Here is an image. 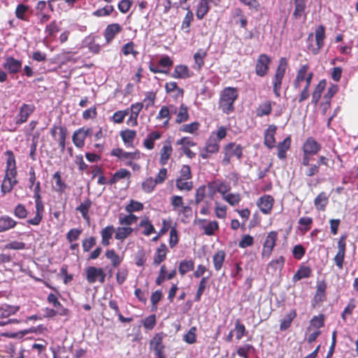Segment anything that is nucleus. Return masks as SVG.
<instances>
[{"mask_svg":"<svg viewBox=\"0 0 358 358\" xmlns=\"http://www.w3.org/2000/svg\"><path fill=\"white\" fill-rule=\"evenodd\" d=\"M238 98V91L236 87H224L220 96L218 108L223 113L229 115L235 110L234 103Z\"/></svg>","mask_w":358,"mask_h":358,"instance_id":"f257e3e1","label":"nucleus"},{"mask_svg":"<svg viewBox=\"0 0 358 358\" xmlns=\"http://www.w3.org/2000/svg\"><path fill=\"white\" fill-rule=\"evenodd\" d=\"M325 27L322 24H320L315 31V34L310 33L307 38V41L310 43L308 45V50L313 55H317L320 50L324 45Z\"/></svg>","mask_w":358,"mask_h":358,"instance_id":"f03ea898","label":"nucleus"},{"mask_svg":"<svg viewBox=\"0 0 358 358\" xmlns=\"http://www.w3.org/2000/svg\"><path fill=\"white\" fill-rule=\"evenodd\" d=\"M288 66V61L286 57H280L278 66L272 78L273 92L275 97H280L282 81Z\"/></svg>","mask_w":358,"mask_h":358,"instance_id":"7ed1b4c3","label":"nucleus"},{"mask_svg":"<svg viewBox=\"0 0 358 358\" xmlns=\"http://www.w3.org/2000/svg\"><path fill=\"white\" fill-rule=\"evenodd\" d=\"M243 147L241 144H237L235 142L227 143L223 147L222 164L225 166L229 164L234 157L241 161L243 156Z\"/></svg>","mask_w":358,"mask_h":358,"instance_id":"20e7f679","label":"nucleus"},{"mask_svg":"<svg viewBox=\"0 0 358 358\" xmlns=\"http://www.w3.org/2000/svg\"><path fill=\"white\" fill-rule=\"evenodd\" d=\"M34 199L35 201V215L33 218L28 219L27 224L29 225L38 226L43 218L45 206L42 201L41 192H34Z\"/></svg>","mask_w":358,"mask_h":358,"instance_id":"39448f33","label":"nucleus"},{"mask_svg":"<svg viewBox=\"0 0 358 358\" xmlns=\"http://www.w3.org/2000/svg\"><path fill=\"white\" fill-rule=\"evenodd\" d=\"M322 150V144L313 136L308 137L303 142L301 150V157H313Z\"/></svg>","mask_w":358,"mask_h":358,"instance_id":"423d86ee","label":"nucleus"},{"mask_svg":"<svg viewBox=\"0 0 358 358\" xmlns=\"http://www.w3.org/2000/svg\"><path fill=\"white\" fill-rule=\"evenodd\" d=\"M348 235L346 234H342L337 242V252L334 257V262L338 269L343 268V263L345 257L347 249L346 240Z\"/></svg>","mask_w":358,"mask_h":358,"instance_id":"0eeeda50","label":"nucleus"},{"mask_svg":"<svg viewBox=\"0 0 358 358\" xmlns=\"http://www.w3.org/2000/svg\"><path fill=\"white\" fill-rule=\"evenodd\" d=\"M271 63V58L266 54H260L256 60L255 71L257 76L259 77L266 76L269 71Z\"/></svg>","mask_w":358,"mask_h":358,"instance_id":"6e6552de","label":"nucleus"},{"mask_svg":"<svg viewBox=\"0 0 358 358\" xmlns=\"http://www.w3.org/2000/svg\"><path fill=\"white\" fill-rule=\"evenodd\" d=\"M278 240V232L275 231H271L268 233L266 236L265 241L263 243V248L262 250V259H268L273 250L276 245V242Z\"/></svg>","mask_w":358,"mask_h":358,"instance_id":"1a4fd4ad","label":"nucleus"},{"mask_svg":"<svg viewBox=\"0 0 358 358\" xmlns=\"http://www.w3.org/2000/svg\"><path fill=\"white\" fill-rule=\"evenodd\" d=\"M85 273L86 280L90 284H93L96 281L101 284L105 282L106 274L101 267L88 266L85 268Z\"/></svg>","mask_w":358,"mask_h":358,"instance_id":"9d476101","label":"nucleus"},{"mask_svg":"<svg viewBox=\"0 0 358 358\" xmlns=\"http://www.w3.org/2000/svg\"><path fill=\"white\" fill-rule=\"evenodd\" d=\"M310 66L308 64L301 65L299 70L296 72V77L294 78L293 86L294 89H299L301 86V83L305 81L307 83V80L309 78L310 82H312L313 78V72H308Z\"/></svg>","mask_w":358,"mask_h":358,"instance_id":"9b49d317","label":"nucleus"},{"mask_svg":"<svg viewBox=\"0 0 358 358\" xmlns=\"http://www.w3.org/2000/svg\"><path fill=\"white\" fill-rule=\"evenodd\" d=\"M17 171H5V176L1 185V192L3 195L10 193L14 186L17 184Z\"/></svg>","mask_w":358,"mask_h":358,"instance_id":"f8f14e48","label":"nucleus"},{"mask_svg":"<svg viewBox=\"0 0 358 358\" xmlns=\"http://www.w3.org/2000/svg\"><path fill=\"white\" fill-rule=\"evenodd\" d=\"M220 150V143L216 140L215 137L211 135L206 142L203 150L200 153V156L203 159H209L212 155L216 154Z\"/></svg>","mask_w":358,"mask_h":358,"instance_id":"ddd939ff","label":"nucleus"},{"mask_svg":"<svg viewBox=\"0 0 358 358\" xmlns=\"http://www.w3.org/2000/svg\"><path fill=\"white\" fill-rule=\"evenodd\" d=\"M313 160V157H301L300 169L306 177L311 178L320 173V169L317 163H312Z\"/></svg>","mask_w":358,"mask_h":358,"instance_id":"4468645a","label":"nucleus"},{"mask_svg":"<svg viewBox=\"0 0 358 358\" xmlns=\"http://www.w3.org/2000/svg\"><path fill=\"white\" fill-rule=\"evenodd\" d=\"M92 131V128L85 127L76 129L72 136V141L74 145L79 149L83 148L85 144V139L91 135Z\"/></svg>","mask_w":358,"mask_h":358,"instance_id":"2eb2a0df","label":"nucleus"},{"mask_svg":"<svg viewBox=\"0 0 358 358\" xmlns=\"http://www.w3.org/2000/svg\"><path fill=\"white\" fill-rule=\"evenodd\" d=\"M35 110L36 107L33 103H22L19 108L18 113L15 119V124L21 125L25 123Z\"/></svg>","mask_w":358,"mask_h":358,"instance_id":"dca6fc26","label":"nucleus"},{"mask_svg":"<svg viewBox=\"0 0 358 358\" xmlns=\"http://www.w3.org/2000/svg\"><path fill=\"white\" fill-rule=\"evenodd\" d=\"M274 204V199L269 194H265L259 197L257 201V206L264 215H268L271 213Z\"/></svg>","mask_w":358,"mask_h":358,"instance_id":"f3484780","label":"nucleus"},{"mask_svg":"<svg viewBox=\"0 0 358 358\" xmlns=\"http://www.w3.org/2000/svg\"><path fill=\"white\" fill-rule=\"evenodd\" d=\"M22 66L21 60L17 59L13 57L9 56L5 59L3 67L10 74H16L20 72Z\"/></svg>","mask_w":358,"mask_h":358,"instance_id":"a211bd4d","label":"nucleus"},{"mask_svg":"<svg viewBox=\"0 0 358 358\" xmlns=\"http://www.w3.org/2000/svg\"><path fill=\"white\" fill-rule=\"evenodd\" d=\"M122 30V27L119 23L108 24L103 31V36L106 43H110Z\"/></svg>","mask_w":358,"mask_h":358,"instance_id":"6ab92c4d","label":"nucleus"},{"mask_svg":"<svg viewBox=\"0 0 358 358\" xmlns=\"http://www.w3.org/2000/svg\"><path fill=\"white\" fill-rule=\"evenodd\" d=\"M47 301L52 304V306L56 310V312L58 313V315L59 316H66L69 317L71 311L65 308L58 300L57 296L52 293L48 294L47 297Z\"/></svg>","mask_w":358,"mask_h":358,"instance_id":"aec40b11","label":"nucleus"},{"mask_svg":"<svg viewBox=\"0 0 358 358\" xmlns=\"http://www.w3.org/2000/svg\"><path fill=\"white\" fill-rule=\"evenodd\" d=\"M277 126L275 124H269L264 134V144L268 149H272L275 147V135L277 131Z\"/></svg>","mask_w":358,"mask_h":358,"instance_id":"412c9836","label":"nucleus"},{"mask_svg":"<svg viewBox=\"0 0 358 358\" xmlns=\"http://www.w3.org/2000/svg\"><path fill=\"white\" fill-rule=\"evenodd\" d=\"M193 73L190 71L189 67L185 64H178L174 67L170 76L175 79H187L192 77Z\"/></svg>","mask_w":358,"mask_h":358,"instance_id":"4be33fe9","label":"nucleus"},{"mask_svg":"<svg viewBox=\"0 0 358 358\" xmlns=\"http://www.w3.org/2000/svg\"><path fill=\"white\" fill-rule=\"evenodd\" d=\"M294 5V10L292 14L295 20H299L303 17L304 20L307 16V1L308 0H293Z\"/></svg>","mask_w":358,"mask_h":358,"instance_id":"5701e85b","label":"nucleus"},{"mask_svg":"<svg viewBox=\"0 0 358 358\" xmlns=\"http://www.w3.org/2000/svg\"><path fill=\"white\" fill-rule=\"evenodd\" d=\"M208 187L213 189V194L216 192L221 194L222 198H223V196L231 190V185L229 183L220 180L209 182L208 184Z\"/></svg>","mask_w":358,"mask_h":358,"instance_id":"b1692460","label":"nucleus"},{"mask_svg":"<svg viewBox=\"0 0 358 358\" xmlns=\"http://www.w3.org/2000/svg\"><path fill=\"white\" fill-rule=\"evenodd\" d=\"M173 153V147L170 141H166L159 151V164L162 166L166 165L171 158Z\"/></svg>","mask_w":358,"mask_h":358,"instance_id":"393cba45","label":"nucleus"},{"mask_svg":"<svg viewBox=\"0 0 358 358\" xmlns=\"http://www.w3.org/2000/svg\"><path fill=\"white\" fill-rule=\"evenodd\" d=\"M207 57V51L199 48L193 56L194 65L192 68L196 71H200L205 64V59Z\"/></svg>","mask_w":358,"mask_h":358,"instance_id":"a878e982","label":"nucleus"},{"mask_svg":"<svg viewBox=\"0 0 358 358\" xmlns=\"http://www.w3.org/2000/svg\"><path fill=\"white\" fill-rule=\"evenodd\" d=\"M291 143L292 138L289 135L277 145L278 157L280 159L285 160L287 158V152L290 149Z\"/></svg>","mask_w":358,"mask_h":358,"instance_id":"bb28decb","label":"nucleus"},{"mask_svg":"<svg viewBox=\"0 0 358 358\" xmlns=\"http://www.w3.org/2000/svg\"><path fill=\"white\" fill-rule=\"evenodd\" d=\"M168 252L169 249L166 245L164 243H161L155 252L153 264L158 266L163 262L166 259Z\"/></svg>","mask_w":358,"mask_h":358,"instance_id":"cd10ccee","label":"nucleus"},{"mask_svg":"<svg viewBox=\"0 0 358 358\" xmlns=\"http://www.w3.org/2000/svg\"><path fill=\"white\" fill-rule=\"evenodd\" d=\"M329 203V196L325 192H321L314 199V205L317 210L324 211Z\"/></svg>","mask_w":358,"mask_h":358,"instance_id":"c85d7f7f","label":"nucleus"},{"mask_svg":"<svg viewBox=\"0 0 358 358\" xmlns=\"http://www.w3.org/2000/svg\"><path fill=\"white\" fill-rule=\"evenodd\" d=\"M312 275V269L310 266L304 264L300 265L297 271L292 277V281L296 282L303 278H308Z\"/></svg>","mask_w":358,"mask_h":358,"instance_id":"c756f323","label":"nucleus"},{"mask_svg":"<svg viewBox=\"0 0 358 358\" xmlns=\"http://www.w3.org/2000/svg\"><path fill=\"white\" fill-rule=\"evenodd\" d=\"M272 101L267 100L260 103L256 110V116L258 117H262L264 116L269 115L273 110Z\"/></svg>","mask_w":358,"mask_h":358,"instance_id":"7c9ffc66","label":"nucleus"},{"mask_svg":"<svg viewBox=\"0 0 358 358\" xmlns=\"http://www.w3.org/2000/svg\"><path fill=\"white\" fill-rule=\"evenodd\" d=\"M114 232L115 231L113 225H108L101 229L100 234L101 236V244L103 246H108L110 244V241Z\"/></svg>","mask_w":358,"mask_h":358,"instance_id":"2f4dec72","label":"nucleus"},{"mask_svg":"<svg viewBox=\"0 0 358 358\" xmlns=\"http://www.w3.org/2000/svg\"><path fill=\"white\" fill-rule=\"evenodd\" d=\"M17 222L8 215L0 216V232H3L13 229Z\"/></svg>","mask_w":358,"mask_h":358,"instance_id":"473e14b6","label":"nucleus"},{"mask_svg":"<svg viewBox=\"0 0 358 358\" xmlns=\"http://www.w3.org/2000/svg\"><path fill=\"white\" fill-rule=\"evenodd\" d=\"M226 258V252L224 250H219L213 255V263L214 269L219 271L222 269Z\"/></svg>","mask_w":358,"mask_h":358,"instance_id":"72a5a7b5","label":"nucleus"},{"mask_svg":"<svg viewBox=\"0 0 358 358\" xmlns=\"http://www.w3.org/2000/svg\"><path fill=\"white\" fill-rule=\"evenodd\" d=\"M327 82L324 79L321 80L319 83L315 86L312 93V103L316 106L322 96L323 91L326 87Z\"/></svg>","mask_w":358,"mask_h":358,"instance_id":"f704fd0d","label":"nucleus"},{"mask_svg":"<svg viewBox=\"0 0 358 358\" xmlns=\"http://www.w3.org/2000/svg\"><path fill=\"white\" fill-rule=\"evenodd\" d=\"M115 231V238L122 243L131 236L133 229L131 227H118Z\"/></svg>","mask_w":358,"mask_h":358,"instance_id":"c9c22d12","label":"nucleus"},{"mask_svg":"<svg viewBox=\"0 0 358 358\" xmlns=\"http://www.w3.org/2000/svg\"><path fill=\"white\" fill-rule=\"evenodd\" d=\"M120 135L127 147L133 146L134 139L136 137V131L135 130L127 129L121 131Z\"/></svg>","mask_w":358,"mask_h":358,"instance_id":"e433bc0d","label":"nucleus"},{"mask_svg":"<svg viewBox=\"0 0 358 358\" xmlns=\"http://www.w3.org/2000/svg\"><path fill=\"white\" fill-rule=\"evenodd\" d=\"M131 173L126 169H120L113 173L108 183L110 185L117 183L119 180L124 178L128 180L131 178Z\"/></svg>","mask_w":358,"mask_h":358,"instance_id":"4c0bfd02","label":"nucleus"},{"mask_svg":"<svg viewBox=\"0 0 358 358\" xmlns=\"http://www.w3.org/2000/svg\"><path fill=\"white\" fill-rule=\"evenodd\" d=\"M162 137V134L158 131L150 132L143 141V146L149 150L154 149L155 141L159 140Z\"/></svg>","mask_w":358,"mask_h":358,"instance_id":"58836bf2","label":"nucleus"},{"mask_svg":"<svg viewBox=\"0 0 358 358\" xmlns=\"http://www.w3.org/2000/svg\"><path fill=\"white\" fill-rule=\"evenodd\" d=\"M296 317V311L294 309L291 310L281 320L280 324V330L283 331L289 329Z\"/></svg>","mask_w":358,"mask_h":358,"instance_id":"ea45409f","label":"nucleus"},{"mask_svg":"<svg viewBox=\"0 0 358 358\" xmlns=\"http://www.w3.org/2000/svg\"><path fill=\"white\" fill-rule=\"evenodd\" d=\"M92 201L87 198L76 208V210L79 211L81 213L83 219L88 222L90 220L88 213L89 210L92 207Z\"/></svg>","mask_w":358,"mask_h":358,"instance_id":"a19ab883","label":"nucleus"},{"mask_svg":"<svg viewBox=\"0 0 358 358\" xmlns=\"http://www.w3.org/2000/svg\"><path fill=\"white\" fill-rule=\"evenodd\" d=\"M209 10L210 5L208 4V1L206 0H200L196 10V18L199 20H203Z\"/></svg>","mask_w":358,"mask_h":358,"instance_id":"79ce46f5","label":"nucleus"},{"mask_svg":"<svg viewBox=\"0 0 358 358\" xmlns=\"http://www.w3.org/2000/svg\"><path fill=\"white\" fill-rule=\"evenodd\" d=\"M164 336L165 334L163 332L156 334L150 341V349L153 350L164 349L165 346L163 345Z\"/></svg>","mask_w":358,"mask_h":358,"instance_id":"37998d69","label":"nucleus"},{"mask_svg":"<svg viewBox=\"0 0 358 358\" xmlns=\"http://www.w3.org/2000/svg\"><path fill=\"white\" fill-rule=\"evenodd\" d=\"M20 310L18 306L2 304L0 306V318H6L15 314Z\"/></svg>","mask_w":358,"mask_h":358,"instance_id":"c03bdc74","label":"nucleus"},{"mask_svg":"<svg viewBox=\"0 0 358 358\" xmlns=\"http://www.w3.org/2000/svg\"><path fill=\"white\" fill-rule=\"evenodd\" d=\"M6 157V171H17L15 157L13 152L8 150L4 152Z\"/></svg>","mask_w":358,"mask_h":358,"instance_id":"a18cd8bd","label":"nucleus"},{"mask_svg":"<svg viewBox=\"0 0 358 358\" xmlns=\"http://www.w3.org/2000/svg\"><path fill=\"white\" fill-rule=\"evenodd\" d=\"M166 93L170 94L176 92V97H183L184 90L178 87V83L174 81L166 83L164 85Z\"/></svg>","mask_w":358,"mask_h":358,"instance_id":"49530a36","label":"nucleus"},{"mask_svg":"<svg viewBox=\"0 0 358 358\" xmlns=\"http://www.w3.org/2000/svg\"><path fill=\"white\" fill-rule=\"evenodd\" d=\"M194 269V262L192 259H184L179 263L178 271L180 274L183 276L187 272L192 271Z\"/></svg>","mask_w":358,"mask_h":358,"instance_id":"de8ad7c7","label":"nucleus"},{"mask_svg":"<svg viewBox=\"0 0 358 358\" xmlns=\"http://www.w3.org/2000/svg\"><path fill=\"white\" fill-rule=\"evenodd\" d=\"M106 257L110 260L111 264L113 267H118L122 263V258L116 253L114 249L107 250L105 253Z\"/></svg>","mask_w":358,"mask_h":358,"instance_id":"09e8293b","label":"nucleus"},{"mask_svg":"<svg viewBox=\"0 0 358 358\" xmlns=\"http://www.w3.org/2000/svg\"><path fill=\"white\" fill-rule=\"evenodd\" d=\"M194 20V14L191 10L187 8V12L184 17L182 24L181 29L184 31L185 33L189 34L190 31V25Z\"/></svg>","mask_w":358,"mask_h":358,"instance_id":"8fccbe9b","label":"nucleus"},{"mask_svg":"<svg viewBox=\"0 0 358 358\" xmlns=\"http://www.w3.org/2000/svg\"><path fill=\"white\" fill-rule=\"evenodd\" d=\"M189 117L187 106L184 103H181L179 107L178 113H177L176 122L180 124L187 121Z\"/></svg>","mask_w":358,"mask_h":358,"instance_id":"3c124183","label":"nucleus"},{"mask_svg":"<svg viewBox=\"0 0 358 358\" xmlns=\"http://www.w3.org/2000/svg\"><path fill=\"white\" fill-rule=\"evenodd\" d=\"M139 227L144 229L142 233L145 236H150L151 234L155 232V229L148 217L140 221Z\"/></svg>","mask_w":358,"mask_h":358,"instance_id":"603ef678","label":"nucleus"},{"mask_svg":"<svg viewBox=\"0 0 358 358\" xmlns=\"http://www.w3.org/2000/svg\"><path fill=\"white\" fill-rule=\"evenodd\" d=\"M313 218L310 217H301L299 218L298 223L301 226L299 227V231L305 234L311 229L313 224Z\"/></svg>","mask_w":358,"mask_h":358,"instance_id":"864d4df0","label":"nucleus"},{"mask_svg":"<svg viewBox=\"0 0 358 358\" xmlns=\"http://www.w3.org/2000/svg\"><path fill=\"white\" fill-rule=\"evenodd\" d=\"M52 178L55 181L56 184V192L59 194H62L64 192L65 189H66V183L62 180V176L59 171L55 172Z\"/></svg>","mask_w":358,"mask_h":358,"instance_id":"5fc2aeb1","label":"nucleus"},{"mask_svg":"<svg viewBox=\"0 0 358 358\" xmlns=\"http://www.w3.org/2000/svg\"><path fill=\"white\" fill-rule=\"evenodd\" d=\"M212 272L210 271V275L207 277H203L199 283V286L196 292V295L194 297L195 301H199L201 300V297L202 294H203L205 289L206 288V285L208 283V278L210 275H211Z\"/></svg>","mask_w":358,"mask_h":358,"instance_id":"6e6d98bb","label":"nucleus"},{"mask_svg":"<svg viewBox=\"0 0 358 358\" xmlns=\"http://www.w3.org/2000/svg\"><path fill=\"white\" fill-rule=\"evenodd\" d=\"M176 186L179 191L189 192L193 189L194 183L189 180L176 179Z\"/></svg>","mask_w":358,"mask_h":358,"instance_id":"4d7b16f0","label":"nucleus"},{"mask_svg":"<svg viewBox=\"0 0 358 358\" xmlns=\"http://www.w3.org/2000/svg\"><path fill=\"white\" fill-rule=\"evenodd\" d=\"M115 11L113 5H106L93 12L92 15L97 17H102L110 15Z\"/></svg>","mask_w":358,"mask_h":358,"instance_id":"13d9d810","label":"nucleus"},{"mask_svg":"<svg viewBox=\"0 0 358 358\" xmlns=\"http://www.w3.org/2000/svg\"><path fill=\"white\" fill-rule=\"evenodd\" d=\"M67 134L68 131L65 127H59V136L58 138H57V141H58L61 152H64L65 150Z\"/></svg>","mask_w":358,"mask_h":358,"instance_id":"bf43d9fd","label":"nucleus"},{"mask_svg":"<svg viewBox=\"0 0 358 358\" xmlns=\"http://www.w3.org/2000/svg\"><path fill=\"white\" fill-rule=\"evenodd\" d=\"M222 199L231 206L239 204L241 201V195L239 193H227Z\"/></svg>","mask_w":358,"mask_h":358,"instance_id":"052dcab7","label":"nucleus"},{"mask_svg":"<svg viewBox=\"0 0 358 358\" xmlns=\"http://www.w3.org/2000/svg\"><path fill=\"white\" fill-rule=\"evenodd\" d=\"M327 289V284L326 282L322 280V282H320L317 285V289L315 298L318 301H324L326 299V292Z\"/></svg>","mask_w":358,"mask_h":358,"instance_id":"680f3d73","label":"nucleus"},{"mask_svg":"<svg viewBox=\"0 0 358 358\" xmlns=\"http://www.w3.org/2000/svg\"><path fill=\"white\" fill-rule=\"evenodd\" d=\"M29 10V6L24 3L18 4L15 8V14L17 19L27 21V17L26 16L27 13Z\"/></svg>","mask_w":358,"mask_h":358,"instance_id":"e2e57ef3","label":"nucleus"},{"mask_svg":"<svg viewBox=\"0 0 358 358\" xmlns=\"http://www.w3.org/2000/svg\"><path fill=\"white\" fill-rule=\"evenodd\" d=\"M285 262V259L283 256L279 257L276 259L271 260L268 264L267 269H272L273 271H276L277 270H281L284 266Z\"/></svg>","mask_w":358,"mask_h":358,"instance_id":"0e129e2a","label":"nucleus"},{"mask_svg":"<svg viewBox=\"0 0 358 358\" xmlns=\"http://www.w3.org/2000/svg\"><path fill=\"white\" fill-rule=\"evenodd\" d=\"M96 244V238L94 236H89L82 241V248L84 252H89Z\"/></svg>","mask_w":358,"mask_h":358,"instance_id":"69168bd1","label":"nucleus"},{"mask_svg":"<svg viewBox=\"0 0 358 358\" xmlns=\"http://www.w3.org/2000/svg\"><path fill=\"white\" fill-rule=\"evenodd\" d=\"M129 113V109L126 108L124 110H117L114 113L111 120L114 123L121 124L123 122L125 117Z\"/></svg>","mask_w":358,"mask_h":358,"instance_id":"338daca9","label":"nucleus"},{"mask_svg":"<svg viewBox=\"0 0 358 358\" xmlns=\"http://www.w3.org/2000/svg\"><path fill=\"white\" fill-rule=\"evenodd\" d=\"M234 331L236 332V338L238 341L241 340L247 334L245 325L241 322L239 319L236 320Z\"/></svg>","mask_w":358,"mask_h":358,"instance_id":"774afa93","label":"nucleus"}]
</instances>
